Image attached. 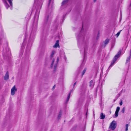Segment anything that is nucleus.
Segmentation results:
<instances>
[{
  "instance_id": "nucleus-11",
  "label": "nucleus",
  "mask_w": 131,
  "mask_h": 131,
  "mask_svg": "<svg viewBox=\"0 0 131 131\" xmlns=\"http://www.w3.org/2000/svg\"><path fill=\"white\" fill-rule=\"evenodd\" d=\"M105 117V115L103 113H101L100 114V119H104Z\"/></svg>"
},
{
  "instance_id": "nucleus-15",
  "label": "nucleus",
  "mask_w": 131,
  "mask_h": 131,
  "mask_svg": "<svg viewBox=\"0 0 131 131\" xmlns=\"http://www.w3.org/2000/svg\"><path fill=\"white\" fill-rule=\"evenodd\" d=\"M130 57L129 56L127 57L126 60V63H127L128 61H129L130 59Z\"/></svg>"
},
{
  "instance_id": "nucleus-1",
  "label": "nucleus",
  "mask_w": 131,
  "mask_h": 131,
  "mask_svg": "<svg viewBox=\"0 0 131 131\" xmlns=\"http://www.w3.org/2000/svg\"><path fill=\"white\" fill-rule=\"evenodd\" d=\"M122 50H120L115 55V56L113 60L111 62V64L109 68L111 67L114 64L115 61L117 60V59L120 57V55L121 54Z\"/></svg>"
},
{
  "instance_id": "nucleus-23",
  "label": "nucleus",
  "mask_w": 131,
  "mask_h": 131,
  "mask_svg": "<svg viewBox=\"0 0 131 131\" xmlns=\"http://www.w3.org/2000/svg\"><path fill=\"white\" fill-rule=\"evenodd\" d=\"M125 107H124L122 108V109L121 111V112H122L123 113H124V111H125Z\"/></svg>"
},
{
  "instance_id": "nucleus-27",
  "label": "nucleus",
  "mask_w": 131,
  "mask_h": 131,
  "mask_svg": "<svg viewBox=\"0 0 131 131\" xmlns=\"http://www.w3.org/2000/svg\"><path fill=\"white\" fill-rule=\"evenodd\" d=\"M84 38V37H83L82 36V37H81V39H82L83 40Z\"/></svg>"
},
{
  "instance_id": "nucleus-8",
  "label": "nucleus",
  "mask_w": 131,
  "mask_h": 131,
  "mask_svg": "<svg viewBox=\"0 0 131 131\" xmlns=\"http://www.w3.org/2000/svg\"><path fill=\"white\" fill-rule=\"evenodd\" d=\"M73 89L70 91V92L69 93V95L67 97V101H66L67 102H68V101H69V99L70 98V97L71 93L72 92H73Z\"/></svg>"
},
{
  "instance_id": "nucleus-5",
  "label": "nucleus",
  "mask_w": 131,
  "mask_h": 131,
  "mask_svg": "<svg viewBox=\"0 0 131 131\" xmlns=\"http://www.w3.org/2000/svg\"><path fill=\"white\" fill-rule=\"evenodd\" d=\"M9 73L7 71L4 77V79L5 80H7L9 79Z\"/></svg>"
},
{
  "instance_id": "nucleus-17",
  "label": "nucleus",
  "mask_w": 131,
  "mask_h": 131,
  "mask_svg": "<svg viewBox=\"0 0 131 131\" xmlns=\"http://www.w3.org/2000/svg\"><path fill=\"white\" fill-rule=\"evenodd\" d=\"M122 31V30H121L119 31L115 35L116 36V37H118L119 36V35L121 31Z\"/></svg>"
},
{
  "instance_id": "nucleus-26",
  "label": "nucleus",
  "mask_w": 131,
  "mask_h": 131,
  "mask_svg": "<svg viewBox=\"0 0 131 131\" xmlns=\"http://www.w3.org/2000/svg\"><path fill=\"white\" fill-rule=\"evenodd\" d=\"M122 104H123L122 102V101H121L120 103V105H122Z\"/></svg>"
},
{
  "instance_id": "nucleus-14",
  "label": "nucleus",
  "mask_w": 131,
  "mask_h": 131,
  "mask_svg": "<svg viewBox=\"0 0 131 131\" xmlns=\"http://www.w3.org/2000/svg\"><path fill=\"white\" fill-rule=\"evenodd\" d=\"M54 53H55V51H54L53 50L52 51L51 53V58H52L53 57V55Z\"/></svg>"
},
{
  "instance_id": "nucleus-25",
  "label": "nucleus",
  "mask_w": 131,
  "mask_h": 131,
  "mask_svg": "<svg viewBox=\"0 0 131 131\" xmlns=\"http://www.w3.org/2000/svg\"><path fill=\"white\" fill-rule=\"evenodd\" d=\"M76 82H75L74 84L73 85V88H74V87L75 86V84H76Z\"/></svg>"
},
{
  "instance_id": "nucleus-33",
  "label": "nucleus",
  "mask_w": 131,
  "mask_h": 131,
  "mask_svg": "<svg viewBox=\"0 0 131 131\" xmlns=\"http://www.w3.org/2000/svg\"><path fill=\"white\" fill-rule=\"evenodd\" d=\"M110 131V130H108V131Z\"/></svg>"
},
{
  "instance_id": "nucleus-7",
  "label": "nucleus",
  "mask_w": 131,
  "mask_h": 131,
  "mask_svg": "<svg viewBox=\"0 0 131 131\" xmlns=\"http://www.w3.org/2000/svg\"><path fill=\"white\" fill-rule=\"evenodd\" d=\"M59 58L58 57L57 58V62L54 65V71H55L56 70V67L57 66V64L59 61Z\"/></svg>"
},
{
  "instance_id": "nucleus-2",
  "label": "nucleus",
  "mask_w": 131,
  "mask_h": 131,
  "mask_svg": "<svg viewBox=\"0 0 131 131\" xmlns=\"http://www.w3.org/2000/svg\"><path fill=\"white\" fill-rule=\"evenodd\" d=\"M116 124L115 121H113L111 123L110 127L111 128L112 130H114L116 127Z\"/></svg>"
},
{
  "instance_id": "nucleus-13",
  "label": "nucleus",
  "mask_w": 131,
  "mask_h": 131,
  "mask_svg": "<svg viewBox=\"0 0 131 131\" xmlns=\"http://www.w3.org/2000/svg\"><path fill=\"white\" fill-rule=\"evenodd\" d=\"M62 113L61 112H60L58 116V119H59L61 117V115H62Z\"/></svg>"
},
{
  "instance_id": "nucleus-6",
  "label": "nucleus",
  "mask_w": 131,
  "mask_h": 131,
  "mask_svg": "<svg viewBox=\"0 0 131 131\" xmlns=\"http://www.w3.org/2000/svg\"><path fill=\"white\" fill-rule=\"evenodd\" d=\"M59 40H57L56 41L55 44L53 46V47L56 48L57 47L59 46Z\"/></svg>"
},
{
  "instance_id": "nucleus-29",
  "label": "nucleus",
  "mask_w": 131,
  "mask_h": 131,
  "mask_svg": "<svg viewBox=\"0 0 131 131\" xmlns=\"http://www.w3.org/2000/svg\"><path fill=\"white\" fill-rule=\"evenodd\" d=\"M96 0H94V2H96Z\"/></svg>"
},
{
  "instance_id": "nucleus-18",
  "label": "nucleus",
  "mask_w": 131,
  "mask_h": 131,
  "mask_svg": "<svg viewBox=\"0 0 131 131\" xmlns=\"http://www.w3.org/2000/svg\"><path fill=\"white\" fill-rule=\"evenodd\" d=\"M8 2H9V3L10 6H12V1H13V0H7Z\"/></svg>"
},
{
  "instance_id": "nucleus-24",
  "label": "nucleus",
  "mask_w": 131,
  "mask_h": 131,
  "mask_svg": "<svg viewBox=\"0 0 131 131\" xmlns=\"http://www.w3.org/2000/svg\"><path fill=\"white\" fill-rule=\"evenodd\" d=\"M99 37V34H98L96 38V40H97L98 39Z\"/></svg>"
},
{
  "instance_id": "nucleus-21",
  "label": "nucleus",
  "mask_w": 131,
  "mask_h": 131,
  "mask_svg": "<svg viewBox=\"0 0 131 131\" xmlns=\"http://www.w3.org/2000/svg\"><path fill=\"white\" fill-rule=\"evenodd\" d=\"M120 110V107H117L116 111L118 112Z\"/></svg>"
},
{
  "instance_id": "nucleus-16",
  "label": "nucleus",
  "mask_w": 131,
  "mask_h": 131,
  "mask_svg": "<svg viewBox=\"0 0 131 131\" xmlns=\"http://www.w3.org/2000/svg\"><path fill=\"white\" fill-rule=\"evenodd\" d=\"M86 68H85L84 70L83 71V72L82 73V76H83V75H84L86 71Z\"/></svg>"
},
{
  "instance_id": "nucleus-4",
  "label": "nucleus",
  "mask_w": 131,
  "mask_h": 131,
  "mask_svg": "<svg viewBox=\"0 0 131 131\" xmlns=\"http://www.w3.org/2000/svg\"><path fill=\"white\" fill-rule=\"evenodd\" d=\"M110 41V40L108 39H106L104 42V44L103 46L105 47L106 45Z\"/></svg>"
},
{
  "instance_id": "nucleus-22",
  "label": "nucleus",
  "mask_w": 131,
  "mask_h": 131,
  "mask_svg": "<svg viewBox=\"0 0 131 131\" xmlns=\"http://www.w3.org/2000/svg\"><path fill=\"white\" fill-rule=\"evenodd\" d=\"M54 61V59H53V60H52V62L51 64V68L53 66V64Z\"/></svg>"
},
{
  "instance_id": "nucleus-20",
  "label": "nucleus",
  "mask_w": 131,
  "mask_h": 131,
  "mask_svg": "<svg viewBox=\"0 0 131 131\" xmlns=\"http://www.w3.org/2000/svg\"><path fill=\"white\" fill-rule=\"evenodd\" d=\"M118 112L115 111V116L116 117H117L118 115Z\"/></svg>"
},
{
  "instance_id": "nucleus-10",
  "label": "nucleus",
  "mask_w": 131,
  "mask_h": 131,
  "mask_svg": "<svg viewBox=\"0 0 131 131\" xmlns=\"http://www.w3.org/2000/svg\"><path fill=\"white\" fill-rule=\"evenodd\" d=\"M90 86L91 88H93L94 85V83L93 82L92 80H91L90 82Z\"/></svg>"
},
{
  "instance_id": "nucleus-31",
  "label": "nucleus",
  "mask_w": 131,
  "mask_h": 131,
  "mask_svg": "<svg viewBox=\"0 0 131 131\" xmlns=\"http://www.w3.org/2000/svg\"><path fill=\"white\" fill-rule=\"evenodd\" d=\"M51 0H49V4L50 3V1Z\"/></svg>"
},
{
  "instance_id": "nucleus-3",
  "label": "nucleus",
  "mask_w": 131,
  "mask_h": 131,
  "mask_svg": "<svg viewBox=\"0 0 131 131\" xmlns=\"http://www.w3.org/2000/svg\"><path fill=\"white\" fill-rule=\"evenodd\" d=\"M17 91V89L15 86H14L11 89V94L13 95H14L15 92Z\"/></svg>"
},
{
  "instance_id": "nucleus-30",
  "label": "nucleus",
  "mask_w": 131,
  "mask_h": 131,
  "mask_svg": "<svg viewBox=\"0 0 131 131\" xmlns=\"http://www.w3.org/2000/svg\"><path fill=\"white\" fill-rule=\"evenodd\" d=\"M55 85H54L53 86V88H54L55 87Z\"/></svg>"
},
{
  "instance_id": "nucleus-32",
  "label": "nucleus",
  "mask_w": 131,
  "mask_h": 131,
  "mask_svg": "<svg viewBox=\"0 0 131 131\" xmlns=\"http://www.w3.org/2000/svg\"><path fill=\"white\" fill-rule=\"evenodd\" d=\"M48 17H47V19H48Z\"/></svg>"
},
{
  "instance_id": "nucleus-28",
  "label": "nucleus",
  "mask_w": 131,
  "mask_h": 131,
  "mask_svg": "<svg viewBox=\"0 0 131 131\" xmlns=\"http://www.w3.org/2000/svg\"><path fill=\"white\" fill-rule=\"evenodd\" d=\"M130 57L131 56V49L130 50Z\"/></svg>"
},
{
  "instance_id": "nucleus-9",
  "label": "nucleus",
  "mask_w": 131,
  "mask_h": 131,
  "mask_svg": "<svg viewBox=\"0 0 131 131\" xmlns=\"http://www.w3.org/2000/svg\"><path fill=\"white\" fill-rule=\"evenodd\" d=\"M69 0H64L62 3V5L64 6L66 5L68 1Z\"/></svg>"
},
{
  "instance_id": "nucleus-19",
  "label": "nucleus",
  "mask_w": 131,
  "mask_h": 131,
  "mask_svg": "<svg viewBox=\"0 0 131 131\" xmlns=\"http://www.w3.org/2000/svg\"><path fill=\"white\" fill-rule=\"evenodd\" d=\"M128 124H126V129L125 131H127L128 128Z\"/></svg>"
},
{
  "instance_id": "nucleus-12",
  "label": "nucleus",
  "mask_w": 131,
  "mask_h": 131,
  "mask_svg": "<svg viewBox=\"0 0 131 131\" xmlns=\"http://www.w3.org/2000/svg\"><path fill=\"white\" fill-rule=\"evenodd\" d=\"M4 2L7 9H8L9 6V5L8 4L7 2L5 1H4Z\"/></svg>"
}]
</instances>
